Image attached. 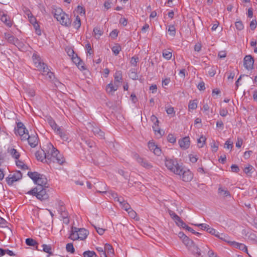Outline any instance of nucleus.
Segmentation results:
<instances>
[{
  "label": "nucleus",
  "mask_w": 257,
  "mask_h": 257,
  "mask_svg": "<svg viewBox=\"0 0 257 257\" xmlns=\"http://www.w3.org/2000/svg\"><path fill=\"white\" fill-rule=\"evenodd\" d=\"M35 155L38 160L41 161L43 162H46V154L45 151L44 150V148L41 149L40 151H37Z\"/></svg>",
  "instance_id": "nucleus-20"
},
{
  "label": "nucleus",
  "mask_w": 257,
  "mask_h": 257,
  "mask_svg": "<svg viewBox=\"0 0 257 257\" xmlns=\"http://www.w3.org/2000/svg\"><path fill=\"white\" fill-rule=\"evenodd\" d=\"M15 133L16 135H18L21 137L22 141H26L27 137L28 136L29 134L28 130L21 122L17 123V127L15 128Z\"/></svg>",
  "instance_id": "nucleus-7"
},
{
  "label": "nucleus",
  "mask_w": 257,
  "mask_h": 257,
  "mask_svg": "<svg viewBox=\"0 0 257 257\" xmlns=\"http://www.w3.org/2000/svg\"><path fill=\"white\" fill-rule=\"evenodd\" d=\"M168 31L169 35L174 37L176 35V28L174 25H169L168 26Z\"/></svg>",
  "instance_id": "nucleus-41"
},
{
  "label": "nucleus",
  "mask_w": 257,
  "mask_h": 257,
  "mask_svg": "<svg viewBox=\"0 0 257 257\" xmlns=\"http://www.w3.org/2000/svg\"><path fill=\"white\" fill-rule=\"evenodd\" d=\"M168 141L171 143H175L176 141V138L172 134H169L167 137Z\"/></svg>",
  "instance_id": "nucleus-52"
},
{
  "label": "nucleus",
  "mask_w": 257,
  "mask_h": 257,
  "mask_svg": "<svg viewBox=\"0 0 257 257\" xmlns=\"http://www.w3.org/2000/svg\"><path fill=\"white\" fill-rule=\"evenodd\" d=\"M66 249L67 252L73 253L75 251V249L73 247V245L72 243H68L66 244Z\"/></svg>",
  "instance_id": "nucleus-43"
},
{
  "label": "nucleus",
  "mask_w": 257,
  "mask_h": 257,
  "mask_svg": "<svg viewBox=\"0 0 257 257\" xmlns=\"http://www.w3.org/2000/svg\"><path fill=\"white\" fill-rule=\"evenodd\" d=\"M165 166L168 170L176 175H181L182 172V167L179 165L176 159H166Z\"/></svg>",
  "instance_id": "nucleus-3"
},
{
  "label": "nucleus",
  "mask_w": 257,
  "mask_h": 257,
  "mask_svg": "<svg viewBox=\"0 0 257 257\" xmlns=\"http://www.w3.org/2000/svg\"><path fill=\"white\" fill-rule=\"evenodd\" d=\"M26 243L27 245L34 246L38 244L37 241L31 238H28L26 239Z\"/></svg>",
  "instance_id": "nucleus-38"
},
{
  "label": "nucleus",
  "mask_w": 257,
  "mask_h": 257,
  "mask_svg": "<svg viewBox=\"0 0 257 257\" xmlns=\"http://www.w3.org/2000/svg\"><path fill=\"white\" fill-rule=\"evenodd\" d=\"M98 192L99 193H108L113 198H114V200H115L116 198H117V197H118V195L115 192H113L112 191H109L108 192H107L106 190L105 191H98Z\"/></svg>",
  "instance_id": "nucleus-42"
},
{
  "label": "nucleus",
  "mask_w": 257,
  "mask_h": 257,
  "mask_svg": "<svg viewBox=\"0 0 257 257\" xmlns=\"http://www.w3.org/2000/svg\"><path fill=\"white\" fill-rule=\"evenodd\" d=\"M139 61V58L138 57L134 56L131 58L130 63L134 66H136L137 63Z\"/></svg>",
  "instance_id": "nucleus-53"
},
{
  "label": "nucleus",
  "mask_w": 257,
  "mask_h": 257,
  "mask_svg": "<svg viewBox=\"0 0 257 257\" xmlns=\"http://www.w3.org/2000/svg\"><path fill=\"white\" fill-rule=\"evenodd\" d=\"M148 146L150 150L153 151L155 155L157 156H160L161 155V150L159 147H158V146L156 145L154 143L149 142L148 143Z\"/></svg>",
  "instance_id": "nucleus-18"
},
{
  "label": "nucleus",
  "mask_w": 257,
  "mask_h": 257,
  "mask_svg": "<svg viewBox=\"0 0 257 257\" xmlns=\"http://www.w3.org/2000/svg\"><path fill=\"white\" fill-rule=\"evenodd\" d=\"M56 148L54 147L52 144L49 143L46 146V148H44L46 154V162L48 164L52 163V159L53 156V152H55Z\"/></svg>",
  "instance_id": "nucleus-8"
},
{
  "label": "nucleus",
  "mask_w": 257,
  "mask_h": 257,
  "mask_svg": "<svg viewBox=\"0 0 257 257\" xmlns=\"http://www.w3.org/2000/svg\"><path fill=\"white\" fill-rule=\"evenodd\" d=\"M22 174L20 171H17L14 174H10L6 178V181L9 185H12L15 182L20 180Z\"/></svg>",
  "instance_id": "nucleus-9"
},
{
  "label": "nucleus",
  "mask_w": 257,
  "mask_h": 257,
  "mask_svg": "<svg viewBox=\"0 0 257 257\" xmlns=\"http://www.w3.org/2000/svg\"><path fill=\"white\" fill-rule=\"evenodd\" d=\"M47 119L48 123L51 126L52 129L54 130V131H55L56 128H57L59 127V126H58L57 124L56 123L54 120L51 117H48Z\"/></svg>",
  "instance_id": "nucleus-31"
},
{
  "label": "nucleus",
  "mask_w": 257,
  "mask_h": 257,
  "mask_svg": "<svg viewBox=\"0 0 257 257\" xmlns=\"http://www.w3.org/2000/svg\"><path fill=\"white\" fill-rule=\"evenodd\" d=\"M16 164L18 167H20L22 169L27 170L28 169L27 166L22 161L19 160V159L16 160Z\"/></svg>",
  "instance_id": "nucleus-40"
},
{
  "label": "nucleus",
  "mask_w": 257,
  "mask_h": 257,
  "mask_svg": "<svg viewBox=\"0 0 257 257\" xmlns=\"http://www.w3.org/2000/svg\"><path fill=\"white\" fill-rule=\"evenodd\" d=\"M217 237L220 239L221 240L230 243L231 245L232 241H229V237L227 234L217 232Z\"/></svg>",
  "instance_id": "nucleus-26"
},
{
  "label": "nucleus",
  "mask_w": 257,
  "mask_h": 257,
  "mask_svg": "<svg viewBox=\"0 0 257 257\" xmlns=\"http://www.w3.org/2000/svg\"><path fill=\"white\" fill-rule=\"evenodd\" d=\"M46 187L37 186L30 190L28 194L36 196L38 199L41 201L46 200L49 198V195L47 193Z\"/></svg>",
  "instance_id": "nucleus-4"
},
{
  "label": "nucleus",
  "mask_w": 257,
  "mask_h": 257,
  "mask_svg": "<svg viewBox=\"0 0 257 257\" xmlns=\"http://www.w3.org/2000/svg\"><path fill=\"white\" fill-rule=\"evenodd\" d=\"M96 249L99 252H101L102 254L100 255V257H107L106 254H105V252L104 250V248L102 247H97Z\"/></svg>",
  "instance_id": "nucleus-56"
},
{
  "label": "nucleus",
  "mask_w": 257,
  "mask_h": 257,
  "mask_svg": "<svg viewBox=\"0 0 257 257\" xmlns=\"http://www.w3.org/2000/svg\"><path fill=\"white\" fill-rule=\"evenodd\" d=\"M187 247L192 251V252L196 256V257H199V256H200V250L198 246L192 244L190 246Z\"/></svg>",
  "instance_id": "nucleus-22"
},
{
  "label": "nucleus",
  "mask_w": 257,
  "mask_h": 257,
  "mask_svg": "<svg viewBox=\"0 0 257 257\" xmlns=\"http://www.w3.org/2000/svg\"><path fill=\"white\" fill-rule=\"evenodd\" d=\"M233 147V142L230 141V139H228L226 141L224 144V148L226 149H232Z\"/></svg>",
  "instance_id": "nucleus-51"
},
{
  "label": "nucleus",
  "mask_w": 257,
  "mask_h": 257,
  "mask_svg": "<svg viewBox=\"0 0 257 257\" xmlns=\"http://www.w3.org/2000/svg\"><path fill=\"white\" fill-rule=\"evenodd\" d=\"M92 131L95 135L98 136L101 138H104V133L99 127L97 126H92Z\"/></svg>",
  "instance_id": "nucleus-24"
},
{
  "label": "nucleus",
  "mask_w": 257,
  "mask_h": 257,
  "mask_svg": "<svg viewBox=\"0 0 257 257\" xmlns=\"http://www.w3.org/2000/svg\"><path fill=\"white\" fill-rule=\"evenodd\" d=\"M197 88L200 90H204L205 89V83L204 82H200L197 85Z\"/></svg>",
  "instance_id": "nucleus-59"
},
{
  "label": "nucleus",
  "mask_w": 257,
  "mask_h": 257,
  "mask_svg": "<svg viewBox=\"0 0 257 257\" xmlns=\"http://www.w3.org/2000/svg\"><path fill=\"white\" fill-rule=\"evenodd\" d=\"M54 17L63 26L69 27L71 21L69 16L65 14L61 9H57L54 13Z\"/></svg>",
  "instance_id": "nucleus-5"
},
{
  "label": "nucleus",
  "mask_w": 257,
  "mask_h": 257,
  "mask_svg": "<svg viewBox=\"0 0 257 257\" xmlns=\"http://www.w3.org/2000/svg\"><path fill=\"white\" fill-rule=\"evenodd\" d=\"M53 156L52 159V163H56L59 165H62L65 162V159L63 155L60 154L57 149L54 150Z\"/></svg>",
  "instance_id": "nucleus-10"
},
{
  "label": "nucleus",
  "mask_w": 257,
  "mask_h": 257,
  "mask_svg": "<svg viewBox=\"0 0 257 257\" xmlns=\"http://www.w3.org/2000/svg\"><path fill=\"white\" fill-rule=\"evenodd\" d=\"M220 115L222 116H225L228 114V111L226 109L223 108L220 110Z\"/></svg>",
  "instance_id": "nucleus-63"
},
{
  "label": "nucleus",
  "mask_w": 257,
  "mask_h": 257,
  "mask_svg": "<svg viewBox=\"0 0 257 257\" xmlns=\"http://www.w3.org/2000/svg\"><path fill=\"white\" fill-rule=\"evenodd\" d=\"M104 250L105 252V254H113L114 250L112 246L109 244H105L104 245Z\"/></svg>",
  "instance_id": "nucleus-29"
},
{
  "label": "nucleus",
  "mask_w": 257,
  "mask_h": 257,
  "mask_svg": "<svg viewBox=\"0 0 257 257\" xmlns=\"http://www.w3.org/2000/svg\"><path fill=\"white\" fill-rule=\"evenodd\" d=\"M64 205V204L63 202H62L61 200L59 199L56 200L55 203V206L57 209H59L60 207H62Z\"/></svg>",
  "instance_id": "nucleus-54"
},
{
  "label": "nucleus",
  "mask_w": 257,
  "mask_h": 257,
  "mask_svg": "<svg viewBox=\"0 0 257 257\" xmlns=\"http://www.w3.org/2000/svg\"><path fill=\"white\" fill-rule=\"evenodd\" d=\"M111 50L113 53L117 55L121 50V47L118 45H116L111 48Z\"/></svg>",
  "instance_id": "nucleus-46"
},
{
  "label": "nucleus",
  "mask_w": 257,
  "mask_h": 257,
  "mask_svg": "<svg viewBox=\"0 0 257 257\" xmlns=\"http://www.w3.org/2000/svg\"><path fill=\"white\" fill-rule=\"evenodd\" d=\"M168 212L172 219L174 220L177 225L179 226L184 225L185 226V223L184 221L174 211L169 210Z\"/></svg>",
  "instance_id": "nucleus-14"
},
{
  "label": "nucleus",
  "mask_w": 257,
  "mask_h": 257,
  "mask_svg": "<svg viewBox=\"0 0 257 257\" xmlns=\"http://www.w3.org/2000/svg\"><path fill=\"white\" fill-rule=\"evenodd\" d=\"M5 38L10 43L15 44V42L17 40L13 35L9 33H5Z\"/></svg>",
  "instance_id": "nucleus-33"
},
{
  "label": "nucleus",
  "mask_w": 257,
  "mask_h": 257,
  "mask_svg": "<svg viewBox=\"0 0 257 257\" xmlns=\"http://www.w3.org/2000/svg\"><path fill=\"white\" fill-rule=\"evenodd\" d=\"M178 143L182 149L186 150L189 147L190 145V139L188 137H185L179 140Z\"/></svg>",
  "instance_id": "nucleus-15"
},
{
  "label": "nucleus",
  "mask_w": 257,
  "mask_h": 257,
  "mask_svg": "<svg viewBox=\"0 0 257 257\" xmlns=\"http://www.w3.org/2000/svg\"><path fill=\"white\" fill-rule=\"evenodd\" d=\"M1 20L6 25L9 27L12 26V22L10 19V18L6 14H3L1 17Z\"/></svg>",
  "instance_id": "nucleus-27"
},
{
  "label": "nucleus",
  "mask_w": 257,
  "mask_h": 257,
  "mask_svg": "<svg viewBox=\"0 0 257 257\" xmlns=\"http://www.w3.org/2000/svg\"><path fill=\"white\" fill-rule=\"evenodd\" d=\"M197 107V103L196 100H190L188 104V108L190 109H195Z\"/></svg>",
  "instance_id": "nucleus-39"
},
{
  "label": "nucleus",
  "mask_w": 257,
  "mask_h": 257,
  "mask_svg": "<svg viewBox=\"0 0 257 257\" xmlns=\"http://www.w3.org/2000/svg\"><path fill=\"white\" fill-rule=\"evenodd\" d=\"M83 257H93L96 256V253L94 251L87 250L83 253Z\"/></svg>",
  "instance_id": "nucleus-44"
},
{
  "label": "nucleus",
  "mask_w": 257,
  "mask_h": 257,
  "mask_svg": "<svg viewBox=\"0 0 257 257\" xmlns=\"http://www.w3.org/2000/svg\"><path fill=\"white\" fill-rule=\"evenodd\" d=\"M154 123V124L152 126L153 131L155 132L156 134V133H157L160 134V128L159 127V122H157L156 123Z\"/></svg>",
  "instance_id": "nucleus-50"
},
{
  "label": "nucleus",
  "mask_w": 257,
  "mask_h": 257,
  "mask_svg": "<svg viewBox=\"0 0 257 257\" xmlns=\"http://www.w3.org/2000/svg\"><path fill=\"white\" fill-rule=\"evenodd\" d=\"M93 32L94 33L95 37L96 38H99L103 34V31L100 27H95L93 29Z\"/></svg>",
  "instance_id": "nucleus-30"
},
{
  "label": "nucleus",
  "mask_w": 257,
  "mask_h": 257,
  "mask_svg": "<svg viewBox=\"0 0 257 257\" xmlns=\"http://www.w3.org/2000/svg\"><path fill=\"white\" fill-rule=\"evenodd\" d=\"M28 175L34 181L35 183L38 185L37 186L46 187V185L47 183V179L44 175L40 174L36 172H29Z\"/></svg>",
  "instance_id": "nucleus-6"
},
{
  "label": "nucleus",
  "mask_w": 257,
  "mask_h": 257,
  "mask_svg": "<svg viewBox=\"0 0 257 257\" xmlns=\"http://www.w3.org/2000/svg\"><path fill=\"white\" fill-rule=\"evenodd\" d=\"M58 211L60 213L61 216L63 218H67L68 214L67 212L66 211L64 205H63L62 207H60L59 209H58Z\"/></svg>",
  "instance_id": "nucleus-35"
},
{
  "label": "nucleus",
  "mask_w": 257,
  "mask_h": 257,
  "mask_svg": "<svg viewBox=\"0 0 257 257\" xmlns=\"http://www.w3.org/2000/svg\"><path fill=\"white\" fill-rule=\"evenodd\" d=\"M8 152L16 160L19 159L20 156V153L17 150L14 148H9Z\"/></svg>",
  "instance_id": "nucleus-23"
},
{
  "label": "nucleus",
  "mask_w": 257,
  "mask_h": 257,
  "mask_svg": "<svg viewBox=\"0 0 257 257\" xmlns=\"http://www.w3.org/2000/svg\"><path fill=\"white\" fill-rule=\"evenodd\" d=\"M196 226L200 227L202 229L206 230L207 231V229L210 227L209 226L205 223H201V224H194Z\"/></svg>",
  "instance_id": "nucleus-55"
},
{
  "label": "nucleus",
  "mask_w": 257,
  "mask_h": 257,
  "mask_svg": "<svg viewBox=\"0 0 257 257\" xmlns=\"http://www.w3.org/2000/svg\"><path fill=\"white\" fill-rule=\"evenodd\" d=\"M207 232L211 234L215 235L216 237H217V232H218L215 229L213 228L209 227L207 229Z\"/></svg>",
  "instance_id": "nucleus-58"
},
{
  "label": "nucleus",
  "mask_w": 257,
  "mask_h": 257,
  "mask_svg": "<svg viewBox=\"0 0 257 257\" xmlns=\"http://www.w3.org/2000/svg\"><path fill=\"white\" fill-rule=\"evenodd\" d=\"M162 55L165 59L170 60L172 57V52L168 50L165 49L163 51Z\"/></svg>",
  "instance_id": "nucleus-34"
},
{
  "label": "nucleus",
  "mask_w": 257,
  "mask_h": 257,
  "mask_svg": "<svg viewBox=\"0 0 257 257\" xmlns=\"http://www.w3.org/2000/svg\"><path fill=\"white\" fill-rule=\"evenodd\" d=\"M181 227H182V228H185L186 229H187V230H188L189 231H190L193 234H195V235H196L197 236H199L201 233L198 232H196L194 230H193L191 227L188 226V225H187L186 224H185V226H184V225L183 226H181Z\"/></svg>",
  "instance_id": "nucleus-47"
},
{
  "label": "nucleus",
  "mask_w": 257,
  "mask_h": 257,
  "mask_svg": "<svg viewBox=\"0 0 257 257\" xmlns=\"http://www.w3.org/2000/svg\"><path fill=\"white\" fill-rule=\"evenodd\" d=\"M33 59L34 65L37 69L43 71L44 75H48L49 77L51 78L52 76L53 75V73L50 71L46 64L41 61L40 56L36 54H34Z\"/></svg>",
  "instance_id": "nucleus-1"
},
{
  "label": "nucleus",
  "mask_w": 257,
  "mask_h": 257,
  "mask_svg": "<svg viewBox=\"0 0 257 257\" xmlns=\"http://www.w3.org/2000/svg\"><path fill=\"white\" fill-rule=\"evenodd\" d=\"M42 247H43V250L44 252L48 253L50 254H52L51 247L50 245H47V244H43Z\"/></svg>",
  "instance_id": "nucleus-48"
},
{
  "label": "nucleus",
  "mask_w": 257,
  "mask_h": 257,
  "mask_svg": "<svg viewBox=\"0 0 257 257\" xmlns=\"http://www.w3.org/2000/svg\"><path fill=\"white\" fill-rule=\"evenodd\" d=\"M206 138L203 136H201L197 140L198 146L199 148H202L205 143Z\"/></svg>",
  "instance_id": "nucleus-37"
},
{
  "label": "nucleus",
  "mask_w": 257,
  "mask_h": 257,
  "mask_svg": "<svg viewBox=\"0 0 257 257\" xmlns=\"http://www.w3.org/2000/svg\"><path fill=\"white\" fill-rule=\"evenodd\" d=\"M118 87V85L115 83L114 85L112 83L108 84L106 87V90L108 93H112L116 91Z\"/></svg>",
  "instance_id": "nucleus-25"
},
{
  "label": "nucleus",
  "mask_w": 257,
  "mask_h": 257,
  "mask_svg": "<svg viewBox=\"0 0 257 257\" xmlns=\"http://www.w3.org/2000/svg\"><path fill=\"white\" fill-rule=\"evenodd\" d=\"M88 235V231L84 228H78L72 227L71 232L69 238L73 240L80 239L83 240Z\"/></svg>",
  "instance_id": "nucleus-2"
},
{
  "label": "nucleus",
  "mask_w": 257,
  "mask_h": 257,
  "mask_svg": "<svg viewBox=\"0 0 257 257\" xmlns=\"http://www.w3.org/2000/svg\"><path fill=\"white\" fill-rule=\"evenodd\" d=\"M26 140L28 141L29 145L32 148H35L38 144V137L37 134H31L27 137Z\"/></svg>",
  "instance_id": "nucleus-12"
},
{
  "label": "nucleus",
  "mask_w": 257,
  "mask_h": 257,
  "mask_svg": "<svg viewBox=\"0 0 257 257\" xmlns=\"http://www.w3.org/2000/svg\"><path fill=\"white\" fill-rule=\"evenodd\" d=\"M73 26L74 28L78 30L81 26V20L79 16H77L75 18L74 22L73 23Z\"/></svg>",
  "instance_id": "nucleus-36"
},
{
  "label": "nucleus",
  "mask_w": 257,
  "mask_h": 257,
  "mask_svg": "<svg viewBox=\"0 0 257 257\" xmlns=\"http://www.w3.org/2000/svg\"><path fill=\"white\" fill-rule=\"evenodd\" d=\"M235 27L236 28L239 30L241 31L243 29L244 26L241 21H239L237 22H236L235 23Z\"/></svg>",
  "instance_id": "nucleus-49"
},
{
  "label": "nucleus",
  "mask_w": 257,
  "mask_h": 257,
  "mask_svg": "<svg viewBox=\"0 0 257 257\" xmlns=\"http://www.w3.org/2000/svg\"><path fill=\"white\" fill-rule=\"evenodd\" d=\"M181 177L182 180L185 182H189L192 180L193 178V174L189 170H183L182 168V172L181 175H179Z\"/></svg>",
  "instance_id": "nucleus-13"
},
{
  "label": "nucleus",
  "mask_w": 257,
  "mask_h": 257,
  "mask_svg": "<svg viewBox=\"0 0 257 257\" xmlns=\"http://www.w3.org/2000/svg\"><path fill=\"white\" fill-rule=\"evenodd\" d=\"M115 83H121L122 81V73L120 71H116L114 75Z\"/></svg>",
  "instance_id": "nucleus-28"
},
{
  "label": "nucleus",
  "mask_w": 257,
  "mask_h": 257,
  "mask_svg": "<svg viewBox=\"0 0 257 257\" xmlns=\"http://www.w3.org/2000/svg\"><path fill=\"white\" fill-rule=\"evenodd\" d=\"M211 148L212 152H216L218 150V145L216 144V143L214 142L211 144Z\"/></svg>",
  "instance_id": "nucleus-61"
},
{
  "label": "nucleus",
  "mask_w": 257,
  "mask_h": 257,
  "mask_svg": "<svg viewBox=\"0 0 257 257\" xmlns=\"http://www.w3.org/2000/svg\"><path fill=\"white\" fill-rule=\"evenodd\" d=\"M111 4H112V2L110 0H108L107 1H106L104 4V6L105 7V8L106 9V10H108L109 9V8H111Z\"/></svg>",
  "instance_id": "nucleus-62"
},
{
  "label": "nucleus",
  "mask_w": 257,
  "mask_h": 257,
  "mask_svg": "<svg viewBox=\"0 0 257 257\" xmlns=\"http://www.w3.org/2000/svg\"><path fill=\"white\" fill-rule=\"evenodd\" d=\"M122 202L120 204V206L123 208L126 211H128L130 209H131V206L130 204L124 200V201H122Z\"/></svg>",
  "instance_id": "nucleus-45"
},
{
  "label": "nucleus",
  "mask_w": 257,
  "mask_h": 257,
  "mask_svg": "<svg viewBox=\"0 0 257 257\" xmlns=\"http://www.w3.org/2000/svg\"><path fill=\"white\" fill-rule=\"evenodd\" d=\"M137 161L142 166L146 169H150L153 167L152 164L145 158L138 157L137 158Z\"/></svg>",
  "instance_id": "nucleus-17"
},
{
  "label": "nucleus",
  "mask_w": 257,
  "mask_h": 257,
  "mask_svg": "<svg viewBox=\"0 0 257 257\" xmlns=\"http://www.w3.org/2000/svg\"><path fill=\"white\" fill-rule=\"evenodd\" d=\"M218 193L220 195H222L223 196L227 197L230 196V194L227 190L224 189L221 187H220L218 188Z\"/></svg>",
  "instance_id": "nucleus-32"
},
{
  "label": "nucleus",
  "mask_w": 257,
  "mask_h": 257,
  "mask_svg": "<svg viewBox=\"0 0 257 257\" xmlns=\"http://www.w3.org/2000/svg\"><path fill=\"white\" fill-rule=\"evenodd\" d=\"M254 59L250 55L244 57L243 60L244 67L247 70H251L253 68Z\"/></svg>",
  "instance_id": "nucleus-11"
},
{
  "label": "nucleus",
  "mask_w": 257,
  "mask_h": 257,
  "mask_svg": "<svg viewBox=\"0 0 257 257\" xmlns=\"http://www.w3.org/2000/svg\"><path fill=\"white\" fill-rule=\"evenodd\" d=\"M257 23L255 20H253L250 23V28L252 30H254L256 27Z\"/></svg>",
  "instance_id": "nucleus-60"
},
{
  "label": "nucleus",
  "mask_w": 257,
  "mask_h": 257,
  "mask_svg": "<svg viewBox=\"0 0 257 257\" xmlns=\"http://www.w3.org/2000/svg\"><path fill=\"white\" fill-rule=\"evenodd\" d=\"M179 237L182 239L183 242L186 246H189L193 244L192 240L189 239L183 232H180L178 233Z\"/></svg>",
  "instance_id": "nucleus-16"
},
{
  "label": "nucleus",
  "mask_w": 257,
  "mask_h": 257,
  "mask_svg": "<svg viewBox=\"0 0 257 257\" xmlns=\"http://www.w3.org/2000/svg\"><path fill=\"white\" fill-rule=\"evenodd\" d=\"M231 245L235 247L236 248H239V249L246 252L249 257H251L250 254L248 253L247 246L242 243H239L235 241L231 242Z\"/></svg>",
  "instance_id": "nucleus-21"
},
{
  "label": "nucleus",
  "mask_w": 257,
  "mask_h": 257,
  "mask_svg": "<svg viewBox=\"0 0 257 257\" xmlns=\"http://www.w3.org/2000/svg\"><path fill=\"white\" fill-rule=\"evenodd\" d=\"M54 131L62 140L64 141H67L68 140L69 138L68 134L60 127L59 126Z\"/></svg>",
  "instance_id": "nucleus-19"
},
{
  "label": "nucleus",
  "mask_w": 257,
  "mask_h": 257,
  "mask_svg": "<svg viewBox=\"0 0 257 257\" xmlns=\"http://www.w3.org/2000/svg\"><path fill=\"white\" fill-rule=\"evenodd\" d=\"M85 48L87 50V54H89V55L93 54V51L92 50L91 46L90 43H87L86 45Z\"/></svg>",
  "instance_id": "nucleus-57"
},
{
  "label": "nucleus",
  "mask_w": 257,
  "mask_h": 257,
  "mask_svg": "<svg viewBox=\"0 0 257 257\" xmlns=\"http://www.w3.org/2000/svg\"><path fill=\"white\" fill-rule=\"evenodd\" d=\"M216 73V69L214 67H212L209 71L208 74L211 77H213Z\"/></svg>",
  "instance_id": "nucleus-64"
}]
</instances>
